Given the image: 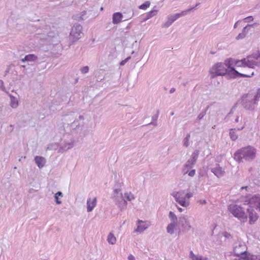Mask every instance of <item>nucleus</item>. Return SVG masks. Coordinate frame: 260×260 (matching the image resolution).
Listing matches in <instances>:
<instances>
[{
	"instance_id": "f257e3e1",
	"label": "nucleus",
	"mask_w": 260,
	"mask_h": 260,
	"mask_svg": "<svg viewBox=\"0 0 260 260\" xmlns=\"http://www.w3.org/2000/svg\"><path fill=\"white\" fill-rule=\"evenodd\" d=\"M260 98V88L252 90L242 97V106L246 110H253L257 106Z\"/></svg>"
},
{
	"instance_id": "f03ea898",
	"label": "nucleus",
	"mask_w": 260,
	"mask_h": 260,
	"mask_svg": "<svg viewBox=\"0 0 260 260\" xmlns=\"http://www.w3.org/2000/svg\"><path fill=\"white\" fill-rule=\"evenodd\" d=\"M256 150L251 146L243 147L237 151L234 155L235 160L238 162L242 161L243 159L251 161L256 156Z\"/></svg>"
},
{
	"instance_id": "7ed1b4c3",
	"label": "nucleus",
	"mask_w": 260,
	"mask_h": 260,
	"mask_svg": "<svg viewBox=\"0 0 260 260\" xmlns=\"http://www.w3.org/2000/svg\"><path fill=\"white\" fill-rule=\"evenodd\" d=\"M237 67H248L254 68L255 67H260V55L250 56L235 62Z\"/></svg>"
},
{
	"instance_id": "20e7f679",
	"label": "nucleus",
	"mask_w": 260,
	"mask_h": 260,
	"mask_svg": "<svg viewBox=\"0 0 260 260\" xmlns=\"http://www.w3.org/2000/svg\"><path fill=\"white\" fill-rule=\"evenodd\" d=\"M228 209L232 215L237 218L242 222H245L247 220V216L244 209L240 206L236 204H231L229 206Z\"/></svg>"
},
{
	"instance_id": "39448f33",
	"label": "nucleus",
	"mask_w": 260,
	"mask_h": 260,
	"mask_svg": "<svg viewBox=\"0 0 260 260\" xmlns=\"http://www.w3.org/2000/svg\"><path fill=\"white\" fill-rule=\"evenodd\" d=\"M112 198L120 210L122 211L126 209L127 203L126 201L124 199L123 195L120 188L114 189Z\"/></svg>"
},
{
	"instance_id": "423d86ee",
	"label": "nucleus",
	"mask_w": 260,
	"mask_h": 260,
	"mask_svg": "<svg viewBox=\"0 0 260 260\" xmlns=\"http://www.w3.org/2000/svg\"><path fill=\"white\" fill-rule=\"evenodd\" d=\"M82 34V26L80 24H75L71 28L69 37L70 45L79 40Z\"/></svg>"
},
{
	"instance_id": "0eeeda50",
	"label": "nucleus",
	"mask_w": 260,
	"mask_h": 260,
	"mask_svg": "<svg viewBox=\"0 0 260 260\" xmlns=\"http://www.w3.org/2000/svg\"><path fill=\"white\" fill-rule=\"evenodd\" d=\"M229 61H225L224 63L221 62L215 64L210 69V74L213 78L217 76L225 75L227 70Z\"/></svg>"
},
{
	"instance_id": "6e6552de",
	"label": "nucleus",
	"mask_w": 260,
	"mask_h": 260,
	"mask_svg": "<svg viewBox=\"0 0 260 260\" xmlns=\"http://www.w3.org/2000/svg\"><path fill=\"white\" fill-rule=\"evenodd\" d=\"M171 195L174 198L176 202L183 207H187L190 204L189 200L186 199L184 190L174 191Z\"/></svg>"
},
{
	"instance_id": "1a4fd4ad",
	"label": "nucleus",
	"mask_w": 260,
	"mask_h": 260,
	"mask_svg": "<svg viewBox=\"0 0 260 260\" xmlns=\"http://www.w3.org/2000/svg\"><path fill=\"white\" fill-rule=\"evenodd\" d=\"M190 217L182 214L178 217V225H180L183 231H188L192 229V226L189 221Z\"/></svg>"
},
{
	"instance_id": "9d476101",
	"label": "nucleus",
	"mask_w": 260,
	"mask_h": 260,
	"mask_svg": "<svg viewBox=\"0 0 260 260\" xmlns=\"http://www.w3.org/2000/svg\"><path fill=\"white\" fill-rule=\"evenodd\" d=\"M249 205V207L247 209V212L248 213V217L249 218V223L250 225L254 224L258 219V216L254 208H255L253 205H251L249 201L247 203Z\"/></svg>"
},
{
	"instance_id": "9b49d317",
	"label": "nucleus",
	"mask_w": 260,
	"mask_h": 260,
	"mask_svg": "<svg viewBox=\"0 0 260 260\" xmlns=\"http://www.w3.org/2000/svg\"><path fill=\"white\" fill-rule=\"evenodd\" d=\"M227 72L225 74L226 75L228 76L231 78H235L237 77H250L245 74H241L237 71L234 68L231 67L230 63H228V66L226 69Z\"/></svg>"
},
{
	"instance_id": "f8f14e48",
	"label": "nucleus",
	"mask_w": 260,
	"mask_h": 260,
	"mask_svg": "<svg viewBox=\"0 0 260 260\" xmlns=\"http://www.w3.org/2000/svg\"><path fill=\"white\" fill-rule=\"evenodd\" d=\"M194 8V7H191L189 9L182 11L180 13H176L174 15H170L168 16L167 19H168L170 21V22L173 23L175 21H176L179 18H180L182 16H184L186 15L188 12L193 10V9Z\"/></svg>"
},
{
	"instance_id": "ddd939ff",
	"label": "nucleus",
	"mask_w": 260,
	"mask_h": 260,
	"mask_svg": "<svg viewBox=\"0 0 260 260\" xmlns=\"http://www.w3.org/2000/svg\"><path fill=\"white\" fill-rule=\"evenodd\" d=\"M246 247L244 244L239 243L238 245H236L234 248V252L235 255L240 256L243 258L246 253Z\"/></svg>"
},
{
	"instance_id": "4468645a",
	"label": "nucleus",
	"mask_w": 260,
	"mask_h": 260,
	"mask_svg": "<svg viewBox=\"0 0 260 260\" xmlns=\"http://www.w3.org/2000/svg\"><path fill=\"white\" fill-rule=\"evenodd\" d=\"M137 228L135 230V232L141 233L148 228L150 225V223L148 221L138 220L137 222Z\"/></svg>"
},
{
	"instance_id": "2eb2a0df",
	"label": "nucleus",
	"mask_w": 260,
	"mask_h": 260,
	"mask_svg": "<svg viewBox=\"0 0 260 260\" xmlns=\"http://www.w3.org/2000/svg\"><path fill=\"white\" fill-rule=\"evenodd\" d=\"M211 172L217 177L223 176L225 173L224 169L222 168L218 164L211 169Z\"/></svg>"
},
{
	"instance_id": "dca6fc26",
	"label": "nucleus",
	"mask_w": 260,
	"mask_h": 260,
	"mask_svg": "<svg viewBox=\"0 0 260 260\" xmlns=\"http://www.w3.org/2000/svg\"><path fill=\"white\" fill-rule=\"evenodd\" d=\"M97 199L96 197L91 199L89 198L87 200V211L88 212H91L94 207L96 206Z\"/></svg>"
},
{
	"instance_id": "f3484780",
	"label": "nucleus",
	"mask_w": 260,
	"mask_h": 260,
	"mask_svg": "<svg viewBox=\"0 0 260 260\" xmlns=\"http://www.w3.org/2000/svg\"><path fill=\"white\" fill-rule=\"evenodd\" d=\"M249 203L253 205L255 209L260 211V196H255L250 199Z\"/></svg>"
},
{
	"instance_id": "a211bd4d",
	"label": "nucleus",
	"mask_w": 260,
	"mask_h": 260,
	"mask_svg": "<svg viewBox=\"0 0 260 260\" xmlns=\"http://www.w3.org/2000/svg\"><path fill=\"white\" fill-rule=\"evenodd\" d=\"M74 146V142L71 141V142H64L63 145L61 146L58 149V152L59 153H63L68 150L71 149Z\"/></svg>"
},
{
	"instance_id": "6ab92c4d",
	"label": "nucleus",
	"mask_w": 260,
	"mask_h": 260,
	"mask_svg": "<svg viewBox=\"0 0 260 260\" xmlns=\"http://www.w3.org/2000/svg\"><path fill=\"white\" fill-rule=\"evenodd\" d=\"M38 59V56L34 54L26 55L25 57L21 59V62H35Z\"/></svg>"
},
{
	"instance_id": "aec40b11",
	"label": "nucleus",
	"mask_w": 260,
	"mask_h": 260,
	"mask_svg": "<svg viewBox=\"0 0 260 260\" xmlns=\"http://www.w3.org/2000/svg\"><path fill=\"white\" fill-rule=\"evenodd\" d=\"M7 93L8 94V95L10 97V107L13 109L17 108L19 105V102H18V99L16 97L13 96V95L9 93L8 92H7Z\"/></svg>"
},
{
	"instance_id": "412c9836",
	"label": "nucleus",
	"mask_w": 260,
	"mask_h": 260,
	"mask_svg": "<svg viewBox=\"0 0 260 260\" xmlns=\"http://www.w3.org/2000/svg\"><path fill=\"white\" fill-rule=\"evenodd\" d=\"M35 162L39 168H42L45 165L46 162L45 159L42 156H37L35 158Z\"/></svg>"
},
{
	"instance_id": "4be33fe9",
	"label": "nucleus",
	"mask_w": 260,
	"mask_h": 260,
	"mask_svg": "<svg viewBox=\"0 0 260 260\" xmlns=\"http://www.w3.org/2000/svg\"><path fill=\"white\" fill-rule=\"evenodd\" d=\"M122 15L120 12L114 13L113 15L112 22L114 24H118L121 21Z\"/></svg>"
},
{
	"instance_id": "5701e85b",
	"label": "nucleus",
	"mask_w": 260,
	"mask_h": 260,
	"mask_svg": "<svg viewBox=\"0 0 260 260\" xmlns=\"http://www.w3.org/2000/svg\"><path fill=\"white\" fill-rule=\"evenodd\" d=\"M194 165V163H193L191 160L188 159L184 166V169L183 170L184 174H187L188 171L192 168Z\"/></svg>"
},
{
	"instance_id": "b1692460",
	"label": "nucleus",
	"mask_w": 260,
	"mask_h": 260,
	"mask_svg": "<svg viewBox=\"0 0 260 260\" xmlns=\"http://www.w3.org/2000/svg\"><path fill=\"white\" fill-rule=\"evenodd\" d=\"M189 255L192 260H208V258L206 257H204L200 254H194L192 251H190Z\"/></svg>"
},
{
	"instance_id": "393cba45",
	"label": "nucleus",
	"mask_w": 260,
	"mask_h": 260,
	"mask_svg": "<svg viewBox=\"0 0 260 260\" xmlns=\"http://www.w3.org/2000/svg\"><path fill=\"white\" fill-rule=\"evenodd\" d=\"M177 225V223L171 222L167 227V232L171 235L173 234L174 233V230Z\"/></svg>"
},
{
	"instance_id": "a878e982",
	"label": "nucleus",
	"mask_w": 260,
	"mask_h": 260,
	"mask_svg": "<svg viewBox=\"0 0 260 260\" xmlns=\"http://www.w3.org/2000/svg\"><path fill=\"white\" fill-rule=\"evenodd\" d=\"M245 260H260V255H256L251 254L250 253H246L243 257Z\"/></svg>"
},
{
	"instance_id": "bb28decb",
	"label": "nucleus",
	"mask_w": 260,
	"mask_h": 260,
	"mask_svg": "<svg viewBox=\"0 0 260 260\" xmlns=\"http://www.w3.org/2000/svg\"><path fill=\"white\" fill-rule=\"evenodd\" d=\"M107 241L110 244L112 245H113L116 243V238L112 232H110L108 234L107 237Z\"/></svg>"
},
{
	"instance_id": "cd10ccee",
	"label": "nucleus",
	"mask_w": 260,
	"mask_h": 260,
	"mask_svg": "<svg viewBox=\"0 0 260 260\" xmlns=\"http://www.w3.org/2000/svg\"><path fill=\"white\" fill-rule=\"evenodd\" d=\"M236 128H231L230 130V137L232 140L235 141L238 139V135L236 134Z\"/></svg>"
},
{
	"instance_id": "c85d7f7f",
	"label": "nucleus",
	"mask_w": 260,
	"mask_h": 260,
	"mask_svg": "<svg viewBox=\"0 0 260 260\" xmlns=\"http://www.w3.org/2000/svg\"><path fill=\"white\" fill-rule=\"evenodd\" d=\"M124 199L127 201H131L135 199L134 195L131 192H125L123 195Z\"/></svg>"
},
{
	"instance_id": "c756f323",
	"label": "nucleus",
	"mask_w": 260,
	"mask_h": 260,
	"mask_svg": "<svg viewBox=\"0 0 260 260\" xmlns=\"http://www.w3.org/2000/svg\"><path fill=\"white\" fill-rule=\"evenodd\" d=\"M199 154V152L198 150H195L194 152H192L191 154V157L190 159H189L190 160H191L193 163L196 164L197 160L198 159V156Z\"/></svg>"
},
{
	"instance_id": "7c9ffc66",
	"label": "nucleus",
	"mask_w": 260,
	"mask_h": 260,
	"mask_svg": "<svg viewBox=\"0 0 260 260\" xmlns=\"http://www.w3.org/2000/svg\"><path fill=\"white\" fill-rule=\"evenodd\" d=\"M190 138V134L189 133L186 135V136L183 140V145L185 147L189 146L190 143L189 140Z\"/></svg>"
},
{
	"instance_id": "2f4dec72",
	"label": "nucleus",
	"mask_w": 260,
	"mask_h": 260,
	"mask_svg": "<svg viewBox=\"0 0 260 260\" xmlns=\"http://www.w3.org/2000/svg\"><path fill=\"white\" fill-rule=\"evenodd\" d=\"M169 217L170 219L171 222L177 223V221H178V218H177L176 215L172 211H170L169 214Z\"/></svg>"
},
{
	"instance_id": "473e14b6",
	"label": "nucleus",
	"mask_w": 260,
	"mask_h": 260,
	"mask_svg": "<svg viewBox=\"0 0 260 260\" xmlns=\"http://www.w3.org/2000/svg\"><path fill=\"white\" fill-rule=\"evenodd\" d=\"M150 5V3L149 1L145 2L144 4H142L139 7L140 9L146 10L148 8Z\"/></svg>"
},
{
	"instance_id": "72a5a7b5",
	"label": "nucleus",
	"mask_w": 260,
	"mask_h": 260,
	"mask_svg": "<svg viewBox=\"0 0 260 260\" xmlns=\"http://www.w3.org/2000/svg\"><path fill=\"white\" fill-rule=\"evenodd\" d=\"M157 13V10H152L150 12H148L146 14L148 18H151L153 16H155Z\"/></svg>"
},
{
	"instance_id": "f704fd0d",
	"label": "nucleus",
	"mask_w": 260,
	"mask_h": 260,
	"mask_svg": "<svg viewBox=\"0 0 260 260\" xmlns=\"http://www.w3.org/2000/svg\"><path fill=\"white\" fill-rule=\"evenodd\" d=\"M158 114H159V111H157L156 114L154 115V116H153L152 117V121H151L150 123H149V124H153V125H154L155 126L157 125V123L156 122H153V121H156L157 120V119L158 118Z\"/></svg>"
},
{
	"instance_id": "c9c22d12",
	"label": "nucleus",
	"mask_w": 260,
	"mask_h": 260,
	"mask_svg": "<svg viewBox=\"0 0 260 260\" xmlns=\"http://www.w3.org/2000/svg\"><path fill=\"white\" fill-rule=\"evenodd\" d=\"M54 35H55V33L54 32H52V31H50V32H47V34L46 35L45 34H43L42 35L43 36V39H47V37H54Z\"/></svg>"
},
{
	"instance_id": "e433bc0d",
	"label": "nucleus",
	"mask_w": 260,
	"mask_h": 260,
	"mask_svg": "<svg viewBox=\"0 0 260 260\" xmlns=\"http://www.w3.org/2000/svg\"><path fill=\"white\" fill-rule=\"evenodd\" d=\"M255 24H248L245 27H244L242 29V32L246 33V35L247 34L248 30L249 29V28L251 27H253Z\"/></svg>"
},
{
	"instance_id": "4c0bfd02",
	"label": "nucleus",
	"mask_w": 260,
	"mask_h": 260,
	"mask_svg": "<svg viewBox=\"0 0 260 260\" xmlns=\"http://www.w3.org/2000/svg\"><path fill=\"white\" fill-rule=\"evenodd\" d=\"M57 148V145L56 144H51L48 145L47 150H56Z\"/></svg>"
},
{
	"instance_id": "58836bf2",
	"label": "nucleus",
	"mask_w": 260,
	"mask_h": 260,
	"mask_svg": "<svg viewBox=\"0 0 260 260\" xmlns=\"http://www.w3.org/2000/svg\"><path fill=\"white\" fill-rule=\"evenodd\" d=\"M80 71L82 74L87 73L89 71V67L88 66H85L80 69Z\"/></svg>"
},
{
	"instance_id": "ea45409f",
	"label": "nucleus",
	"mask_w": 260,
	"mask_h": 260,
	"mask_svg": "<svg viewBox=\"0 0 260 260\" xmlns=\"http://www.w3.org/2000/svg\"><path fill=\"white\" fill-rule=\"evenodd\" d=\"M246 36V33L245 32H243L242 31L241 33H240L238 36L237 37H236V39L237 40H240V39H242L243 38H244Z\"/></svg>"
},
{
	"instance_id": "a19ab883",
	"label": "nucleus",
	"mask_w": 260,
	"mask_h": 260,
	"mask_svg": "<svg viewBox=\"0 0 260 260\" xmlns=\"http://www.w3.org/2000/svg\"><path fill=\"white\" fill-rule=\"evenodd\" d=\"M0 89L2 91H5V92L7 93V92L6 91V89L5 87L4 86V82L2 80H0Z\"/></svg>"
},
{
	"instance_id": "79ce46f5",
	"label": "nucleus",
	"mask_w": 260,
	"mask_h": 260,
	"mask_svg": "<svg viewBox=\"0 0 260 260\" xmlns=\"http://www.w3.org/2000/svg\"><path fill=\"white\" fill-rule=\"evenodd\" d=\"M130 59H131V57H128L126 58L125 59L122 60L120 62V65L121 66H124Z\"/></svg>"
},
{
	"instance_id": "37998d69",
	"label": "nucleus",
	"mask_w": 260,
	"mask_h": 260,
	"mask_svg": "<svg viewBox=\"0 0 260 260\" xmlns=\"http://www.w3.org/2000/svg\"><path fill=\"white\" fill-rule=\"evenodd\" d=\"M172 23L167 19V21L162 25L163 27L167 28L169 27Z\"/></svg>"
},
{
	"instance_id": "c03bdc74",
	"label": "nucleus",
	"mask_w": 260,
	"mask_h": 260,
	"mask_svg": "<svg viewBox=\"0 0 260 260\" xmlns=\"http://www.w3.org/2000/svg\"><path fill=\"white\" fill-rule=\"evenodd\" d=\"M188 175L190 177H193L196 174V170L194 169L191 170V171L188 172Z\"/></svg>"
},
{
	"instance_id": "a18cd8bd",
	"label": "nucleus",
	"mask_w": 260,
	"mask_h": 260,
	"mask_svg": "<svg viewBox=\"0 0 260 260\" xmlns=\"http://www.w3.org/2000/svg\"><path fill=\"white\" fill-rule=\"evenodd\" d=\"M245 22H250L253 20L252 16H248L246 17L244 19Z\"/></svg>"
},
{
	"instance_id": "49530a36",
	"label": "nucleus",
	"mask_w": 260,
	"mask_h": 260,
	"mask_svg": "<svg viewBox=\"0 0 260 260\" xmlns=\"http://www.w3.org/2000/svg\"><path fill=\"white\" fill-rule=\"evenodd\" d=\"M186 199L189 200V199L193 196V193L191 192H188L186 193H185Z\"/></svg>"
},
{
	"instance_id": "de8ad7c7",
	"label": "nucleus",
	"mask_w": 260,
	"mask_h": 260,
	"mask_svg": "<svg viewBox=\"0 0 260 260\" xmlns=\"http://www.w3.org/2000/svg\"><path fill=\"white\" fill-rule=\"evenodd\" d=\"M205 114H206L205 112H202L198 115V119L199 120H201V119H202L204 117V116H205Z\"/></svg>"
},
{
	"instance_id": "09e8293b",
	"label": "nucleus",
	"mask_w": 260,
	"mask_h": 260,
	"mask_svg": "<svg viewBox=\"0 0 260 260\" xmlns=\"http://www.w3.org/2000/svg\"><path fill=\"white\" fill-rule=\"evenodd\" d=\"M223 235L226 238H230L232 237L231 235L226 232H224Z\"/></svg>"
},
{
	"instance_id": "8fccbe9b",
	"label": "nucleus",
	"mask_w": 260,
	"mask_h": 260,
	"mask_svg": "<svg viewBox=\"0 0 260 260\" xmlns=\"http://www.w3.org/2000/svg\"><path fill=\"white\" fill-rule=\"evenodd\" d=\"M55 201L57 204H60L61 202L59 200L58 197L54 196Z\"/></svg>"
},
{
	"instance_id": "3c124183",
	"label": "nucleus",
	"mask_w": 260,
	"mask_h": 260,
	"mask_svg": "<svg viewBox=\"0 0 260 260\" xmlns=\"http://www.w3.org/2000/svg\"><path fill=\"white\" fill-rule=\"evenodd\" d=\"M128 260H135V257L132 254H130L128 256Z\"/></svg>"
},
{
	"instance_id": "603ef678",
	"label": "nucleus",
	"mask_w": 260,
	"mask_h": 260,
	"mask_svg": "<svg viewBox=\"0 0 260 260\" xmlns=\"http://www.w3.org/2000/svg\"><path fill=\"white\" fill-rule=\"evenodd\" d=\"M55 195L57 197L60 196L62 197L63 196L62 193L60 191H58Z\"/></svg>"
},
{
	"instance_id": "864d4df0",
	"label": "nucleus",
	"mask_w": 260,
	"mask_h": 260,
	"mask_svg": "<svg viewBox=\"0 0 260 260\" xmlns=\"http://www.w3.org/2000/svg\"><path fill=\"white\" fill-rule=\"evenodd\" d=\"M177 206V209L178 210V211L180 212H182L184 211V209H183L182 208H181L177 206Z\"/></svg>"
},
{
	"instance_id": "5fc2aeb1",
	"label": "nucleus",
	"mask_w": 260,
	"mask_h": 260,
	"mask_svg": "<svg viewBox=\"0 0 260 260\" xmlns=\"http://www.w3.org/2000/svg\"><path fill=\"white\" fill-rule=\"evenodd\" d=\"M149 19H150V18L148 17V16H147V14H146L145 17L143 18L142 22L146 21V20H148Z\"/></svg>"
},
{
	"instance_id": "6e6d98bb",
	"label": "nucleus",
	"mask_w": 260,
	"mask_h": 260,
	"mask_svg": "<svg viewBox=\"0 0 260 260\" xmlns=\"http://www.w3.org/2000/svg\"><path fill=\"white\" fill-rule=\"evenodd\" d=\"M149 19H150V18L148 17V16H147V14H146L145 17L143 18L142 22L146 21V20H148Z\"/></svg>"
},
{
	"instance_id": "4d7b16f0",
	"label": "nucleus",
	"mask_w": 260,
	"mask_h": 260,
	"mask_svg": "<svg viewBox=\"0 0 260 260\" xmlns=\"http://www.w3.org/2000/svg\"><path fill=\"white\" fill-rule=\"evenodd\" d=\"M175 90H176L175 88H174V87L171 88V89L170 90V93H173V92H175Z\"/></svg>"
},
{
	"instance_id": "13d9d810",
	"label": "nucleus",
	"mask_w": 260,
	"mask_h": 260,
	"mask_svg": "<svg viewBox=\"0 0 260 260\" xmlns=\"http://www.w3.org/2000/svg\"><path fill=\"white\" fill-rule=\"evenodd\" d=\"M245 127V125H243V126H242L241 127H239L237 130L238 131H241Z\"/></svg>"
},
{
	"instance_id": "bf43d9fd",
	"label": "nucleus",
	"mask_w": 260,
	"mask_h": 260,
	"mask_svg": "<svg viewBox=\"0 0 260 260\" xmlns=\"http://www.w3.org/2000/svg\"><path fill=\"white\" fill-rule=\"evenodd\" d=\"M234 260H245V258H242L241 257H240V258H235L234 259Z\"/></svg>"
},
{
	"instance_id": "052dcab7",
	"label": "nucleus",
	"mask_w": 260,
	"mask_h": 260,
	"mask_svg": "<svg viewBox=\"0 0 260 260\" xmlns=\"http://www.w3.org/2000/svg\"><path fill=\"white\" fill-rule=\"evenodd\" d=\"M239 116H237V117H236V118L235 119V122H237H237H239Z\"/></svg>"
},
{
	"instance_id": "680f3d73",
	"label": "nucleus",
	"mask_w": 260,
	"mask_h": 260,
	"mask_svg": "<svg viewBox=\"0 0 260 260\" xmlns=\"http://www.w3.org/2000/svg\"><path fill=\"white\" fill-rule=\"evenodd\" d=\"M79 119H80V120H82V119H84V117H83V116H82V115H80V116H79Z\"/></svg>"
},
{
	"instance_id": "e2e57ef3",
	"label": "nucleus",
	"mask_w": 260,
	"mask_h": 260,
	"mask_svg": "<svg viewBox=\"0 0 260 260\" xmlns=\"http://www.w3.org/2000/svg\"><path fill=\"white\" fill-rule=\"evenodd\" d=\"M238 22H236V23H235L234 26V27L235 28H236V27H237Z\"/></svg>"
},
{
	"instance_id": "0e129e2a",
	"label": "nucleus",
	"mask_w": 260,
	"mask_h": 260,
	"mask_svg": "<svg viewBox=\"0 0 260 260\" xmlns=\"http://www.w3.org/2000/svg\"><path fill=\"white\" fill-rule=\"evenodd\" d=\"M201 203H202V204H206V201L205 200L201 201Z\"/></svg>"
},
{
	"instance_id": "69168bd1",
	"label": "nucleus",
	"mask_w": 260,
	"mask_h": 260,
	"mask_svg": "<svg viewBox=\"0 0 260 260\" xmlns=\"http://www.w3.org/2000/svg\"><path fill=\"white\" fill-rule=\"evenodd\" d=\"M199 5H200V3H197V4H196V5L194 7V8L193 10L195 9H196V8L197 6H198Z\"/></svg>"
},
{
	"instance_id": "338daca9",
	"label": "nucleus",
	"mask_w": 260,
	"mask_h": 260,
	"mask_svg": "<svg viewBox=\"0 0 260 260\" xmlns=\"http://www.w3.org/2000/svg\"><path fill=\"white\" fill-rule=\"evenodd\" d=\"M248 188V186H244V187H241V189H243L244 188L247 189V188Z\"/></svg>"
},
{
	"instance_id": "774afa93",
	"label": "nucleus",
	"mask_w": 260,
	"mask_h": 260,
	"mask_svg": "<svg viewBox=\"0 0 260 260\" xmlns=\"http://www.w3.org/2000/svg\"><path fill=\"white\" fill-rule=\"evenodd\" d=\"M174 113L173 112H171V115L173 116V115H174Z\"/></svg>"
}]
</instances>
